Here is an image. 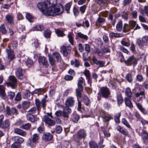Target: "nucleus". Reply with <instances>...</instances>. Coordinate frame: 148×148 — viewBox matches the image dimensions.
I'll use <instances>...</instances> for the list:
<instances>
[{
  "label": "nucleus",
  "mask_w": 148,
  "mask_h": 148,
  "mask_svg": "<svg viewBox=\"0 0 148 148\" xmlns=\"http://www.w3.org/2000/svg\"><path fill=\"white\" fill-rule=\"evenodd\" d=\"M53 138V135L51 134L49 132L44 133L42 136V139L46 141L51 140Z\"/></svg>",
  "instance_id": "obj_9"
},
{
  "label": "nucleus",
  "mask_w": 148,
  "mask_h": 148,
  "mask_svg": "<svg viewBox=\"0 0 148 148\" xmlns=\"http://www.w3.org/2000/svg\"><path fill=\"white\" fill-rule=\"evenodd\" d=\"M121 16L125 20H127L128 18V14L127 12L124 11L122 13Z\"/></svg>",
  "instance_id": "obj_46"
},
{
  "label": "nucleus",
  "mask_w": 148,
  "mask_h": 148,
  "mask_svg": "<svg viewBox=\"0 0 148 148\" xmlns=\"http://www.w3.org/2000/svg\"><path fill=\"white\" fill-rule=\"evenodd\" d=\"M141 135L143 141L144 143L147 144L148 143V133L145 130H142Z\"/></svg>",
  "instance_id": "obj_11"
},
{
  "label": "nucleus",
  "mask_w": 148,
  "mask_h": 148,
  "mask_svg": "<svg viewBox=\"0 0 148 148\" xmlns=\"http://www.w3.org/2000/svg\"><path fill=\"white\" fill-rule=\"evenodd\" d=\"M52 56L54 59L55 58L57 62H60L61 60V57L59 53L57 52H53L52 53Z\"/></svg>",
  "instance_id": "obj_23"
},
{
  "label": "nucleus",
  "mask_w": 148,
  "mask_h": 148,
  "mask_svg": "<svg viewBox=\"0 0 148 148\" xmlns=\"http://www.w3.org/2000/svg\"><path fill=\"white\" fill-rule=\"evenodd\" d=\"M14 132L15 134L24 136L26 134V133L25 131L18 128L14 129Z\"/></svg>",
  "instance_id": "obj_21"
},
{
  "label": "nucleus",
  "mask_w": 148,
  "mask_h": 148,
  "mask_svg": "<svg viewBox=\"0 0 148 148\" xmlns=\"http://www.w3.org/2000/svg\"><path fill=\"white\" fill-rule=\"evenodd\" d=\"M37 110V108L36 107H33L31 108L28 111L29 113L28 114H32L35 113L36 111Z\"/></svg>",
  "instance_id": "obj_53"
},
{
  "label": "nucleus",
  "mask_w": 148,
  "mask_h": 148,
  "mask_svg": "<svg viewBox=\"0 0 148 148\" xmlns=\"http://www.w3.org/2000/svg\"><path fill=\"white\" fill-rule=\"evenodd\" d=\"M136 21L133 20H131L129 21V25L133 29L136 26Z\"/></svg>",
  "instance_id": "obj_57"
},
{
  "label": "nucleus",
  "mask_w": 148,
  "mask_h": 148,
  "mask_svg": "<svg viewBox=\"0 0 148 148\" xmlns=\"http://www.w3.org/2000/svg\"><path fill=\"white\" fill-rule=\"evenodd\" d=\"M5 18L8 22L9 23L12 24L13 23V17L11 15H7Z\"/></svg>",
  "instance_id": "obj_36"
},
{
  "label": "nucleus",
  "mask_w": 148,
  "mask_h": 148,
  "mask_svg": "<svg viewBox=\"0 0 148 148\" xmlns=\"http://www.w3.org/2000/svg\"><path fill=\"white\" fill-rule=\"evenodd\" d=\"M35 102L36 106V108H37V110L38 111V112L40 110V109L41 103L40 102L39 100L38 99H35Z\"/></svg>",
  "instance_id": "obj_43"
},
{
  "label": "nucleus",
  "mask_w": 148,
  "mask_h": 148,
  "mask_svg": "<svg viewBox=\"0 0 148 148\" xmlns=\"http://www.w3.org/2000/svg\"><path fill=\"white\" fill-rule=\"evenodd\" d=\"M96 1L99 5L101 6L106 4L107 2V0H96Z\"/></svg>",
  "instance_id": "obj_47"
},
{
  "label": "nucleus",
  "mask_w": 148,
  "mask_h": 148,
  "mask_svg": "<svg viewBox=\"0 0 148 148\" xmlns=\"http://www.w3.org/2000/svg\"><path fill=\"white\" fill-rule=\"evenodd\" d=\"M71 65H75V67L76 68H78L80 65V63L79 61L77 59H75L74 61L71 60Z\"/></svg>",
  "instance_id": "obj_32"
},
{
  "label": "nucleus",
  "mask_w": 148,
  "mask_h": 148,
  "mask_svg": "<svg viewBox=\"0 0 148 148\" xmlns=\"http://www.w3.org/2000/svg\"><path fill=\"white\" fill-rule=\"evenodd\" d=\"M83 101L85 104L87 106H90L91 102L89 98L86 95H84Z\"/></svg>",
  "instance_id": "obj_27"
},
{
  "label": "nucleus",
  "mask_w": 148,
  "mask_h": 148,
  "mask_svg": "<svg viewBox=\"0 0 148 148\" xmlns=\"http://www.w3.org/2000/svg\"><path fill=\"white\" fill-rule=\"evenodd\" d=\"M130 28L129 27V25L127 23H125L124 24L123 27V32H126L130 30Z\"/></svg>",
  "instance_id": "obj_48"
},
{
  "label": "nucleus",
  "mask_w": 148,
  "mask_h": 148,
  "mask_svg": "<svg viewBox=\"0 0 148 148\" xmlns=\"http://www.w3.org/2000/svg\"><path fill=\"white\" fill-rule=\"evenodd\" d=\"M6 32V30L4 24H2L0 26V32L2 34H5Z\"/></svg>",
  "instance_id": "obj_39"
},
{
  "label": "nucleus",
  "mask_w": 148,
  "mask_h": 148,
  "mask_svg": "<svg viewBox=\"0 0 148 148\" xmlns=\"http://www.w3.org/2000/svg\"><path fill=\"white\" fill-rule=\"evenodd\" d=\"M44 121L45 123L50 126H53L55 124L54 121L47 116H45Z\"/></svg>",
  "instance_id": "obj_18"
},
{
  "label": "nucleus",
  "mask_w": 148,
  "mask_h": 148,
  "mask_svg": "<svg viewBox=\"0 0 148 148\" xmlns=\"http://www.w3.org/2000/svg\"><path fill=\"white\" fill-rule=\"evenodd\" d=\"M125 79L129 82H132L133 80L132 74L131 73H128L126 75Z\"/></svg>",
  "instance_id": "obj_44"
},
{
  "label": "nucleus",
  "mask_w": 148,
  "mask_h": 148,
  "mask_svg": "<svg viewBox=\"0 0 148 148\" xmlns=\"http://www.w3.org/2000/svg\"><path fill=\"white\" fill-rule=\"evenodd\" d=\"M32 44L36 49L38 48L40 46L38 40L36 39H34V41Z\"/></svg>",
  "instance_id": "obj_55"
},
{
  "label": "nucleus",
  "mask_w": 148,
  "mask_h": 148,
  "mask_svg": "<svg viewBox=\"0 0 148 148\" xmlns=\"http://www.w3.org/2000/svg\"><path fill=\"white\" fill-rule=\"evenodd\" d=\"M144 95V91H140V92H138L135 93V96L137 98V100L138 101H141L142 98V95Z\"/></svg>",
  "instance_id": "obj_25"
},
{
  "label": "nucleus",
  "mask_w": 148,
  "mask_h": 148,
  "mask_svg": "<svg viewBox=\"0 0 148 148\" xmlns=\"http://www.w3.org/2000/svg\"><path fill=\"white\" fill-rule=\"evenodd\" d=\"M89 146L90 148H98V147L96 143L92 141L89 142Z\"/></svg>",
  "instance_id": "obj_45"
},
{
  "label": "nucleus",
  "mask_w": 148,
  "mask_h": 148,
  "mask_svg": "<svg viewBox=\"0 0 148 148\" xmlns=\"http://www.w3.org/2000/svg\"><path fill=\"white\" fill-rule=\"evenodd\" d=\"M20 146L19 144L14 142L11 145V148H20Z\"/></svg>",
  "instance_id": "obj_64"
},
{
  "label": "nucleus",
  "mask_w": 148,
  "mask_h": 148,
  "mask_svg": "<svg viewBox=\"0 0 148 148\" xmlns=\"http://www.w3.org/2000/svg\"><path fill=\"white\" fill-rule=\"evenodd\" d=\"M74 102L75 101L73 97H69L65 101V106L69 107H72L74 105Z\"/></svg>",
  "instance_id": "obj_13"
},
{
  "label": "nucleus",
  "mask_w": 148,
  "mask_h": 148,
  "mask_svg": "<svg viewBox=\"0 0 148 148\" xmlns=\"http://www.w3.org/2000/svg\"><path fill=\"white\" fill-rule=\"evenodd\" d=\"M122 123L126 127L129 129H131L132 127L128 121L125 118H123L121 120Z\"/></svg>",
  "instance_id": "obj_33"
},
{
  "label": "nucleus",
  "mask_w": 148,
  "mask_h": 148,
  "mask_svg": "<svg viewBox=\"0 0 148 148\" xmlns=\"http://www.w3.org/2000/svg\"><path fill=\"white\" fill-rule=\"evenodd\" d=\"M56 32L58 36L62 37L64 35L63 32L59 29L56 30Z\"/></svg>",
  "instance_id": "obj_58"
},
{
  "label": "nucleus",
  "mask_w": 148,
  "mask_h": 148,
  "mask_svg": "<svg viewBox=\"0 0 148 148\" xmlns=\"http://www.w3.org/2000/svg\"><path fill=\"white\" fill-rule=\"evenodd\" d=\"M135 103L137 108L143 113H145V110L143 108L142 105L140 103L136 102H135Z\"/></svg>",
  "instance_id": "obj_28"
},
{
  "label": "nucleus",
  "mask_w": 148,
  "mask_h": 148,
  "mask_svg": "<svg viewBox=\"0 0 148 148\" xmlns=\"http://www.w3.org/2000/svg\"><path fill=\"white\" fill-rule=\"evenodd\" d=\"M103 106L105 109L108 110L110 107V105L108 102H105L103 104Z\"/></svg>",
  "instance_id": "obj_62"
},
{
  "label": "nucleus",
  "mask_w": 148,
  "mask_h": 148,
  "mask_svg": "<svg viewBox=\"0 0 148 148\" xmlns=\"http://www.w3.org/2000/svg\"><path fill=\"white\" fill-rule=\"evenodd\" d=\"M77 35L81 38L84 39L86 40H88V37L87 35H85L80 32L77 33Z\"/></svg>",
  "instance_id": "obj_40"
},
{
  "label": "nucleus",
  "mask_w": 148,
  "mask_h": 148,
  "mask_svg": "<svg viewBox=\"0 0 148 148\" xmlns=\"http://www.w3.org/2000/svg\"><path fill=\"white\" fill-rule=\"evenodd\" d=\"M44 29V26L42 25H38L33 27L31 30L42 31Z\"/></svg>",
  "instance_id": "obj_29"
},
{
  "label": "nucleus",
  "mask_w": 148,
  "mask_h": 148,
  "mask_svg": "<svg viewBox=\"0 0 148 148\" xmlns=\"http://www.w3.org/2000/svg\"><path fill=\"white\" fill-rule=\"evenodd\" d=\"M38 61L40 65L44 67L47 68L49 66V63L47 58L44 56H40L38 58Z\"/></svg>",
  "instance_id": "obj_3"
},
{
  "label": "nucleus",
  "mask_w": 148,
  "mask_h": 148,
  "mask_svg": "<svg viewBox=\"0 0 148 148\" xmlns=\"http://www.w3.org/2000/svg\"><path fill=\"white\" fill-rule=\"evenodd\" d=\"M116 30L120 32L123 29L122 22L121 20H120L117 23L116 25Z\"/></svg>",
  "instance_id": "obj_31"
},
{
  "label": "nucleus",
  "mask_w": 148,
  "mask_h": 148,
  "mask_svg": "<svg viewBox=\"0 0 148 148\" xmlns=\"http://www.w3.org/2000/svg\"><path fill=\"white\" fill-rule=\"evenodd\" d=\"M8 96L9 97L10 99L11 100H12L14 97L15 96V93L14 92L9 91L8 92Z\"/></svg>",
  "instance_id": "obj_51"
},
{
  "label": "nucleus",
  "mask_w": 148,
  "mask_h": 148,
  "mask_svg": "<svg viewBox=\"0 0 148 148\" xmlns=\"http://www.w3.org/2000/svg\"><path fill=\"white\" fill-rule=\"evenodd\" d=\"M86 136V131L83 129L80 130L77 132V137L79 139L82 138H85Z\"/></svg>",
  "instance_id": "obj_7"
},
{
  "label": "nucleus",
  "mask_w": 148,
  "mask_h": 148,
  "mask_svg": "<svg viewBox=\"0 0 148 148\" xmlns=\"http://www.w3.org/2000/svg\"><path fill=\"white\" fill-rule=\"evenodd\" d=\"M10 125V121L9 119H6L0 124V128L3 129L8 128Z\"/></svg>",
  "instance_id": "obj_6"
},
{
  "label": "nucleus",
  "mask_w": 148,
  "mask_h": 148,
  "mask_svg": "<svg viewBox=\"0 0 148 148\" xmlns=\"http://www.w3.org/2000/svg\"><path fill=\"white\" fill-rule=\"evenodd\" d=\"M130 99L127 97H125L124 99L125 103L126 106L128 107L130 109H131L133 107V105Z\"/></svg>",
  "instance_id": "obj_14"
},
{
  "label": "nucleus",
  "mask_w": 148,
  "mask_h": 148,
  "mask_svg": "<svg viewBox=\"0 0 148 148\" xmlns=\"http://www.w3.org/2000/svg\"><path fill=\"white\" fill-rule=\"evenodd\" d=\"M27 118L28 120L32 122H34L38 119L36 115L30 114H28L27 115Z\"/></svg>",
  "instance_id": "obj_17"
},
{
  "label": "nucleus",
  "mask_w": 148,
  "mask_h": 148,
  "mask_svg": "<svg viewBox=\"0 0 148 148\" xmlns=\"http://www.w3.org/2000/svg\"><path fill=\"white\" fill-rule=\"evenodd\" d=\"M116 129L120 133H121L125 136L128 135V131L126 129L120 125H118L117 126Z\"/></svg>",
  "instance_id": "obj_15"
},
{
  "label": "nucleus",
  "mask_w": 148,
  "mask_h": 148,
  "mask_svg": "<svg viewBox=\"0 0 148 148\" xmlns=\"http://www.w3.org/2000/svg\"><path fill=\"white\" fill-rule=\"evenodd\" d=\"M9 82L5 84L8 87H11L12 88H14L17 85V80L15 77L13 75H10L9 77Z\"/></svg>",
  "instance_id": "obj_2"
},
{
  "label": "nucleus",
  "mask_w": 148,
  "mask_h": 148,
  "mask_svg": "<svg viewBox=\"0 0 148 148\" xmlns=\"http://www.w3.org/2000/svg\"><path fill=\"white\" fill-rule=\"evenodd\" d=\"M84 79L82 77H80L78 79V88L81 90L83 89V84L84 82Z\"/></svg>",
  "instance_id": "obj_24"
},
{
  "label": "nucleus",
  "mask_w": 148,
  "mask_h": 148,
  "mask_svg": "<svg viewBox=\"0 0 148 148\" xmlns=\"http://www.w3.org/2000/svg\"><path fill=\"white\" fill-rule=\"evenodd\" d=\"M83 89H82V90L78 88L76 89V93L77 101L79 100V99L81 98L82 97L81 92L83 91Z\"/></svg>",
  "instance_id": "obj_30"
},
{
  "label": "nucleus",
  "mask_w": 148,
  "mask_h": 148,
  "mask_svg": "<svg viewBox=\"0 0 148 148\" xmlns=\"http://www.w3.org/2000/svg\"><path fill=\"white\" fill-rule=\"evenodd\" d=\"M39 138V136L37 134H35L33 135L32 140L34 143H38V140Z\"/></svg>",
  "instance_id": "obj_41"
},
{
  "label": "nucleus",
  "mask_w": 148,
  "mask_h": 148,
  "mask_svg": "<svg viewBox=\"0 0 148 148\" xmlns=\"http://www.w3.org/2000/svg\"><path fill=\"white\" fill-rule=\"evenodd\" d=\"M4 113L5 114L8 116L11 115V108L8 106H6L4 110Z\"/></svg>",
  "instance_id": "obj_35"
},
{
  "label": "nucleus",
  "mask_w": 148,
  "mask_h": 148,
  "mask_svg": "<svg viewBox=\"0 0 148 148\" xmlns=\"http://www.w3.org/2000/svg\"><path fill=\"white\" fill-rule=\"evenodd\" d=\"M79 118V116L75 114H73L72 116V119L74 123H77Z\"/></svg>",
  "instance_id": "obj_37"
},
{
  "label": "nucleus",
  "mask_w": 148,
  "mask_h": 148,
  "mask_svg": "<svg viewBox=\"0 0 148 148\" xmlns=\"http://www.w3.org/2000/svg\"><path fill=\"white\" fill-rule=\"evenodd\" d=\"M14 99L16 101H18L21 100V95L20 92H18L16 94Z\"/></svg>",
  "instance_id": "obj_50"
},
{
  "label": "nucleus",
  "mask_w": 148,
  "mask_h": 148,
  "mask_svg": "<svg viewBox=\"0 0 148 148\" xmlns=\"http://www.w3.org/2000/svg\"><path fill=\"white\" fill-rule=\"evenodd\" d=\"M51 32L49 30H45L44 32L45 36L46 38H49L51 35Z\"/></svg>",
  "instance_id": "obj_56"
},
{
  "label": "nucleus",
  "mask_w": 148,
  "mask_h": 148,
  "mask_svg": "<svg viewBox=\"0 0 148 148\" xmlns=\"http://www.w3.org/2000/svg\"><path fill=\"white\" fill-rule=\"evenodd\" d=\"M30 104V102L28 101H23L21 106H20V108H22L24 110H26L28 108Z\"/></svg>",
  "instance_id": "obj_19"
},
{
  "label": "nucleus",
  "mask_w": 148,
  "mask_h": 148,
  "mask_svg": "<svg viewBox=\"0 0 148 148\" xmlns=\"http://www.w3.org/2000/svg\"><path fill=\"white\" fill-rule=\"evenodd\" d=\"M125 95L127 97L130 98L131 99H132V98H133L132 93L130 88L127 87L126 88L125 90Z\"/></svg>",
  "instance_id": "obj_22"
},
{
  "label": "nucleus",
  "mask_w": 148,
  "mask_h": 148,
  "mask_svg": "<svg viewBox=\"0 0 148 148\" xmlns=\"http://www.w3.org/2000/svg\"><path fill=\"white\" fill-rule=\"evenodd\" d=\"M100 92L103 97L106 98L109 97L110 94L109 90L107 87H101L100 88Z\"/></svg>",
  "instance_id": "obj_4"
},
{
  "label": "nucleus",
  "mask_w": 148,
  "mask_h": 148,
  "mask_svg": "<svg viewBox=\"0 0 148 148\" xmlns=\"http://www.w3.org/2000/svg\"><path fill=\"white\" fill-rule=\"evenodd\" d=\"M105 21V19L104 18H102L99 16L96 20V22L99 24H101L104 23Z\"/></svg>",
  "instance_id": "obj_60"
},
{
  "label": "nucleus",
  "mask_w": 148,
  "mask_h": 148,
  "mask_svg": "<svg viewBox=\"0 0 148 148\" xmlns=\"http://www.w3.org/2000/svg\"><path fill=\"white\" fill-rule=\"evenodd\" d=\"M6 52L7 54V58L10 60H12L15 58V55L13 51L10 49H6Z\"/></svg>",
  "instance_id": "obj_12"
},
{
  "label": "nucleus",
  "mask_w": 148,
  "mask_h": 148,
  "mask_svg": "<svg viewBox=\"0 0 148 148\" xmlns=\"http://www.w3.org/2000/svg\"><path fill=\"white\" fill-rule=\"evenodd\" d=\"M92 60L94 63L96 64L100 67L104 66L105 64L104 61H99L95 58H93Z\"/></svg>",
  "instance_id": "obj_16"
},
{
  "label": "nucleus",
  "mask_w": 148,
  "mask_h": 148,
  "mask_svg": "<svg viewBox=\"0 0 148 148\" xmlns=\"http://www.w3.org/2000/svg\"><path fill=\"white\" fill-rule=\"evenodd\" d=\"M63 116L64 117L68 118L69 115L71 112V109L69 107L65 106L63 108Z\"/></svg>",
  "instance_id": "obj_10"
},
{
  "label": "nucleus",
  "mask_w": 148,
  "mask_h": 148,
  "mask_svg": "<svg viewBox=\"0 0 148 148\" xmlns=\"http://www.w3.org/2000/svg\"><path fill=\"white\" fill-rule=\"evenodd\" d=\"M118 104L119 105L121 104L123 101V100L121 95H118L117 97Z\"/></svg>",
  "instance_id": "obj_59"
},
{
  "label": "nucleus",
  "mask_w": 148,
  "mask_h": 148,
  "mask_svg": "<svg viewBox=\"0 0 148 148\" xmlns=\"http://www.w3.org/2000/svg\"><path fill=\"white\" fill-rule=\"evenodd\" d=\"M121 116V113L119 112L115 114L114 116V119L115 122L118 123H120V118Z\"/></svg>",
  "instance_id": "obj_34"
},
{
  "label": "nucleus",
  "mask_w": 148,
  "mask_h": 148,
  "mask_svg": "<svg viewBox=\"0 0 148 148\" xmlns=\"http://www.w3.org/2000/svg\"><path fill=\"white\" fill-rule=\"evenodd\" d=\"M85 46V51L87 52H90L91 51V48L90 45L88 44H85L84 45Z\"/></svg>",
  "instance_id": "obj_63"
},
{
  "label": "nucleus",
  "mask_w": 148,
  "mask_h": 148,
  "mask_svg": "<svg viewBox=\"0 0 148 148\" xmlns=\"http://www.w3.org/2000/svg\"><path fill=\"white\" fill-rule=\"evenodd\" d=\"M101 130L105 136L107 137L110 136V134L109 132H107L104 127H102Z\"/></svg>",
  "instance_id": "obj_54"
},
{
  "label": "nucleus",
  "mask_w": 148,
  "mask_h": 148,
  "mask_svg": "<svg viewBox=\"0 0 148 148\" xmlns=\"http://www.w3.org/2000/svg\"><path fill=\"white\" fill-rule=\"evenodd\" d=\"M15 75L16 77L20 79H22L24 78L23 72L21 68H18L15 72Z\"/></svg>",
  "instance_id": "obj_8"
},
{
  "label": "nucleus",
  "mask_w": 148,
  "mask_h": 148,
  "mask_svg": "<svg viewBox=\"0 0 148 148\" xmlns=\"http://www.w3.org/2000/svg\"><path fill=\"white\" fill-rule=\"evenodd\" d=\"M110 36L111 37H120L121 36H120L119 34H117L116 33H114L113 32H111L109 34Z\"/></svg>",
  "instance_id": "obj_61"
},
{
  "label": "nucleus",
  "mask_w": 148,
  "mask_h": 148,
  "mask_svg": "<svg viewBox=\"0 0 148 148\" xmlns=\"http://www.w3.org/2000/svg\"><path fill=\"white\" fill-rule=\"evenodd\" d=\"M26 18L30 22H32L34 20V17L30 14L27 13L26 14Z\"/></svg>",
  "instance_id": "obj_42"
},
{
  "label": "nucleus",
  "mask_w": 148,
  "mask_h": 148,
  "mask_svg": "<svg viewBox=\"0 0 148 148\" xmlns=\"http://www.w3.org/2000/svg\"><path fill=\"white\" fill-rule=\"evenodd\" d=\"M48 59L50 65L52 66L54 65L56 62L52 56H51L49 55H48Z\"/></svg>",
  "instance_id": "obj_38"
},
{
  "label": "nucleus",
  "mask_w": 148,
  "mask_h": 148,
  "mask_svg": "<svg viewBox=\"0 0 148 148\" xmlns=\"http://www.w3.org/2000/svg\"><path fill=\"white\" fill-rule=\"evenodd\" d=\"M61 49L63 52V54L64 56L66 57L70 54L71 51V47L70 45L68 46H63Z\"/></svg>",
  "instance_id": "obj_5"
},
{
  "label": "nucleus",
  "mask_w": 148,
  "mask_h": 148,
  "mask_svg": "<svg viewBox=\"0 0 148 148\" xmlns=\"http://www.w3.org/2000/svg\"><path fill=\"white\" fill-rule=\"evenodd\" d=\"M12 138L15 140V143L19 144L20 145L21 144L24 142L23 138L18 136H14Z\"/></svg>",
  "instance_id": "obj_26"
},
{
  "label": "nucleus",
  "mask_w": 148,
  "mask_h": 148,
  "mask_svg": "<svg viewBox=\"0 0 148 148\" xmlns=\"http://www.w3.org/2000/svg\"><path fill=\"white\" fill-rule=\"evenodd\" d=\"M57 3V0H47L44 2L38 3L37 6L45 15L55 16L62 14L64 11V8L62 6L56 7Z\"/></svg>",
  "instance_id": "obj_1"
},
{
  "label": "nucleus",
  "mask_w": 148,
  "mask_h": 148,
  "mask_svg": "<svg viewBox=\"0 0 148 148\" xmlns=\"http://www.w3.org/2000/svg\"><path fill=\"white\" fill-rule=\"evenodd\" d=\"M31 126V124L30 123H27L25 124H23L21 126V128L22 129L25 130H28Z\"/></svg>",
  "instance_id": "obj_49"
},
{
  "label": "nucleus",
  "mask_w": 148,
  "mask_h": 148,
  "mask_svg": "<svg viewBox=\"0 0 148 148\" xmlns=\"http://www.w3.org/2000/svg\"><path fill=\"white\" fill-rule=\"evenodd\" d=\"M5 89V87L3 85H0V96L3 99H5L6 97Z\"/></svg>",
  "instance_id": "obj_20"
},
{
  "label": "nucleus",
  "mask_w": 148,
  "mask_h": 148,
  "mask_svg": "<svg viewBox=\"0 0 148 148\" xmlns=\"http://www.w3.org/2000/svg\"><path fill=\"white\" fill-rule=\"evenodd\" d=\"M68 37L69 38V40L70 43L72 45H73L74 41L72 36V34L69 33L68 35Z\"/></svg>",
  "instance_id": "obj_52"
}]
</instances>
